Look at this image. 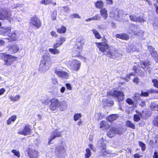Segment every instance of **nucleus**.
<instances>
[{"mask_svg": "<svg viewBox=\"0 0 158 158\" xmlns=\"http://www.w3.org/2000/svg\"><path fill=\"white\" fill-rule=\"evenodd\" d=\"M96 44L99 50L104 55L110 57H114V56H116L115 52H117L113 46L109 45L105 42L96 43Z\"/></svg>", "mask_w": 158, "mask_h": 158, "instance_id": "1", "label": "nucleus"}, {"mask_svg": "<svg viewBox=\"0 0 158 158\" xmlns=\"http://www.w3.org/2000/svg\"><path fill=\"white\" fill-rule=\"evenodd\" d=\"M150 63L149 61H142L138 63L137 66H135L133 68L135 73H137V75L143 76L144 75L145 71L148 70L150 73V70L149 69L150 68Z\"/></svg>", "mask_w": 158, "mask_h": 158, "instance_id": "2", "label": "nucleus"}, {"mask_svg": "<svg viewBox=\"0 0 158 158\" xmlns=\"http://www.w3.org/2000/svg\"><path fill=\"white\" fill-rule=\"evenodd\" d=\"M11 31V29L10 27H6L0 28V35H7L8 37L5 39H8L10 41L15 40L19 36V31H14L10 33Z\"/></svg>", "mask_w": 158, "mask_h": 158, "instance_id": "3", "label": "nucleus"}, {"mask_svg": "<svg viewBox=\"0 0 158 158\" xmlns=\"http://www.w3.org/2000/svg\"><path fill=\"white\" fill-rule=\"evenodd\" d=\"M50 102H51V104L50 106V108L53 111L57 110L58 108L63 110L64 108L67 107L68 105L67 102L65 100L60 101L55 98L52 99L50 100Z\"/></svg>", "mask_w": 158, "mask_h": 158, "instance_id": "4", "label": "nucleus"}, {"mask_svg": "<svg viewBox=\"0 0 158 158\" xmlns=\"http://www.w3.org/2000/svg\"><path fill=\"white\" fill-rule=\"evenodd\" d=\"M98 146L100 149V154L102 156H108L111 153L110 151L106 149V145L103 138L99 139L98 143Z\"/></svg>", "mask_w": 158, "mask_h": 158, "instance_id": "5", "label": "nucleus"}, {"mask_svg": "<svg viewBox=\"0 0 158 158\" xmlns=\"http://www.w3.org/2000/svg\"><path fill=\"white\" fill-rule=\"evenodd\" d=\"M43 59L40 62L38 70L41 73H44L48 71L50 68L51 64L49 60H46L45 56H44Z\"/></svg>", "mask_w": 158, "mask_h": 158, "instance_id": "6", "label": "nucleus"}, {"mask_svg": "<svg viewBox=\"0 0 158 158\" xmlns=\"http://www.w3.org/2000/svg\"><path fill=\"white\" fill-rule=\"evenodd\" d=\"M84 45V43L82 41L77 42L76 43L75 48L77 49L76 52L73 51V56H74L79 57L80 58L85 61V58L82 56H80V53L81 52L82 47Z\"/></svg>", "mask_w": 158, "mask_h": 158, "instance_id": "7", "label": "nucleus"}, {"mask_svg": "<svg viewBox=\"0 0 158 158\" xmlns=\"http://www.w3.org/2000/svg\"><path fill=\"white\" fill-rule=\"evenodd\" d=\"M107 94L116 98L119 102L122 101L124 99V94L120 91L112 90L108 92Z\"/></svg>", "mask_w": 158, "mask_h": 158, "instance_id": "8", "label": "nucleus"}, {"mask_svg": "<svg viewBox=\"0 0 158 158\" xmlns=\"http://www.w3.org/2000/svg\"><path fill=\"white\" fill-rule=\"evenodd\" d=\"M69 67L73 73H76L79 70L81 66V63L76 60H73L69 62Z\"/></svg>", "mask_w": 158, "mask_h": 158, "instance_id": "9", "label": "nucleus"}, {"mask_svg": "<svg viewBox=\"0 0 158 158\" xmlns=\"http://www.w3.org/2000/svg\"><path fill=\"white\" fill-rule=\"evenodd\" d=\"M1 57L4 61V64L7 66L10 65L16 59V57L10 55L2 53Z\"/></svg>", "mask_w": 158, "mask_h": 158, "instance_id": "10", "label": "nucleus"}, {"mask_svg": "<svg viewBox=\"0 0 158 158\" xmlns=\"http://www.w3.org/2000/svg\"><path fill=\"white\" fill-rule=\"evenodd\" d=\"M54 73L58 77L61 78L67 79L69 76L68 73L63 71L62 68L59 66L55 68Z\"/></svg>", "mask_w": 158, "mask_h": 158, "instance_id": "11", "label": "nucleus"}, {"mask_svg": "<svg viewBox=\"0 0 158 158\" xmlns=\"http://www.w3.org/2000/svg\"><path fill=\"white\" fill-rule=\"evenodd\" d=\"M11 15L10 10L8 9H1L0 10V19H8Z\"/></svg>", "mask_w": 158, "mask_h": 158, "instance_id": "12", "label": "nucleus"}, {"mask_svg": "<svg viewBox=\"0 0 158 158\" xmlns=\"http://www.w3.org/2000/svg\"><path fill=\"white\" fill-rule=\"evenodd\" d=\"M30 24L32 28L37 29L40 27L41 23L39 19L36 16H33L31 19Z\"/></svg>", "mask_w": 158, "mask_h": 158, "instance_id": "13", "label": "nucleus"}, {"mask_svg": "<svg viewBox=\"0 0 158 158\" xmlns=\"http://www.w3.org/2000/svg\"><path fill=\"white\" fill-rule=\"evenodd\" d=\"M30 127V126L28 124L23 126L22 128L18 130L17 133L25 136L30 135L31 133V129Z\"/></svg>", "mask_w": 158, "mask_h": 158, "instance_id": "14", "label": "nucleus"}, {"mask_svg": "<svg viewBox=\"0 0 158 158\" xmlns=\"http://www.w3.org/2000/svg\"><path fill=\"white\" fill-rule=\"evenodd\" d=\"M129 33L141 36H143V31L140 30V28L136 25H132L131 27V30L129 31Z\"/></svg>", "mask_w": 158, "mask_h": 158, "instance_id": "15", "label": "nucleus"}, {"mask_svg": "<svg viewBox=\"0 0 158 158\" xmlns=\"http://www.w3.org/2000/svg\"><path fill=\"white\" fill-rule=\"evenodd\" d=\"M55 153L59 157L64 156L66 154V150L64 146L58 145L55 148Z\"/></svg>", "mask_w": 158, "mask_h": 158, "instance_id": "16", "label": "nucleus"}, {"mask_svg": "<svg viewBox=\"0 0 158 158\" xmlns=\"http://www.w3.org/2000/svg\"><path fill=\"white\" fill-rule=\"evenodd\" d=\"M121 135L122 134L120 129L116 128L114 127H110V128L107 132V136L110 138L113 137L115 134Z\"/></svg>", "mask_w": 158, "mask_h": 158, "instance_id": "17", "label": "nucleus"}, {"mask_svg": "<svg viewBox=\"0 0 158 158\" xmlns=\"http://www.w3.org/2000/svg\"><path fill=\"white\" fill-rule=\"evenodd\" d=\"M122 11H120L118 9L113 10L110 12V16L116 20H118L120 17V13Z\"/></svg>", "mask_w": 158, "mask_h": 158, "instance_id": "18", "label": "nucleus"}, {"mask_svg": "<svg viewBox=\"0 0 158 158\" xmlns=\"http://www.w3.org/2000/svg\"><path fill=\"white\" fill-rule=\"evenodd\" d=\"M147 48L153 58L156 61L158 62V58H157V52L155 50V49L152 46H148Z\"/></svg>", "mask_w": 158, "mask_h": 158, "instance_id": "19", "label": "nucleus"}, {"mask_svg": "<svg viewBox=\"0 0 158 158\" xmlns=\"http://www.w3.org/2000/svg\"><path fill=\"white\" fill-rule=\"evenodd\" d=\"M130 19L131 21L136 22L143 23L145 21L143 18L142 16H136L135 15H131L129 16Z\"/></svg>", "mask_w": 158, "mask_h": 158, "instance_id": "20", "label": "nucleus"}, {"mask_svg": "<svg viewBox=\"0 0 158 158\" xmlns=\"http://www.w3.org/2000/svg\"><path fill=\"white\" fill-rule=\"evenodd\" d=\"M65 40V38L64 37H60L59 38V40L56 41V42L53 44V47L57 48L61 46Z\"/></svg>", "mask_w": 158, "mask_h": 158, "instance_id": "21", "label": "nucleus"}, {"mask_svg": "<svg viewBox=\"0 0 158 158\" xmlns=\"http://www.w3.org/2000/svg\"><path fill=\"white\" fill-rule=\"evenodd\" d=\"M61 135L60 132L58 131L57 130L54 131L52 133L50 137L49 138L48 144H51V142L52 139L56 137H60Z\"/></svg>", "mask_w": 158, "mask_h": 158, "instance_id": "22", "label": "nucleus"}, {"mask_svg": "<svg viewBox=\"0 0 158 158\" xmlns=\"http://www.w3.org/2000/svg\"><path fill=\"white\" fill-rule=\"evenodd\" d=\"M28 153L29 156L31 158H38V152L35 150L29 149Z\"/></svg>", "mask_w": 158, "mask_h": 158, "instance_id": "23", "label": "nucleus"}, {"mask_svg": "<svg viewBox=\"0 0 158 158\" xmlns=\"http://www.w3.org/2000/svg\"><path fill=\"white\" fill-rule=\"evenodd\" d=\"M19 50V46L16 44H14L10 47L8 49L10 53L13 54L17 52Z\"/></svg>", "mask_w": 158, "mask_h": 158, "instance_id": "24", "label": "nucleus"}, {"mask_svg": "<svg viewBox=\"0 0 158 158\" xmlns=\"http://www.w3.org/2000/svg\"><path fill=\"white\" fill-rule=\"evenodd\" d=\"M59 10H60V12L64 15H67L69 13L70 9L67 6L63 7H60Z\"/></svg>", "mask_w": 158, "mask_h": 158, "instance_id": "25", "label": "nucleus"}, {"mask_svg": "<svg viewBox=\"0 0 158 158\" xmlns=\"http://www.w3.org/2000/svg\"><path fill=\"white\" fill-rule=\"evenodd\" d=\"M100 127L102 130H106L109 127V124L105 121H101L100 123Z\"/></svg>", "mask_w": 158, "mask_h": 158, "instance_id": "26", "label": "nucleus"}, {"mask_svg": "<svg viewBox=\"0 0 158 158\" xmlns=\"http://www.w3.org/2000/svg\"><path fill=\"white\" fill-rule=\"evenodd\" d=\"M100 14L104 19H106L107 17V10L105 8H102L100 10Z\"/></svg>", "mask_w": 158, "mask_h": 158, "instance_id": "27", "label": "nucleus"}, {"mask_svg": "<svg viewBox=\"0 0 158 158\" xmlns=\"http://www.w3.org/2000/svg\"><path fill=\"white\" fill-rule=\"evenodd\" d=\"M56 28L57 32L60 34H64L66 32V28L63 26H62L59 28L56 27Z\"/></svg>", "mask_w": 158, "mask_h": 158, "instance_id": "28", "label": "nucleus"}, {"mask_svg": "<svg viewBox=\"0 0 158 158\" xmlns=\"http://www.w3.org/2000/svg\"><path fill=\"white\" fill-rule=\"evenodd\" d=\"M118 116V115L117 114H112L110 115L107 117V120L110 122H112L116 120Z\"/></svg>", "mask_w": 158, "mask_h": 158, "instance_id": "29", "label": "nucleus"}, {"mask_svg": "<svg viewBox=\"0 0 158 158\" xmlns=\"http://www.w3.org/2000/svg\"><path fill=\"white\" fill-rule=\"evenodd\" d=\"M127 48L128 49V52H131V50H132V52H137L138 51V50L135 46H134L131 43L128 44Z\"/></svg>", "mask_w": 158, "mask_h": 158, "instance_id": "30", "label": "nucleus"}, {"mask_svg": "<svg viewBox=\"0 0 158 158\" xmlns=\"http://www.w3.org/2000/svg\"><path fill=\"white\" fill-rule=\"evenodd\" d=\"M116 37L118 38L124 40H127L129 38L128 35L124 33L116 34Z\"/></svg>", "mask_w": 158, "mask_h": 158, "instance_id": "31", "label": "nucleus"}, {"mask_svg": "<svg viewBox=\"0 0 158 158\" xmlns=\"http://www.w3.org/2000/svg\"><path fill=\"white\" fill-rule=\"evenodd\" d=\"M95 5L97 8L101 9L104 5V3L101 0L95 2Z\"/></svg>", "mask_w": 158, "mask_h": 158, "instance_id": "32", "label": "nucleus"}, {"mask_svg": "<svg viewBox=\"0 0 158 158\" xmlns=\"http://www.w3.org/2000/svg\"><path fill=\"white\" fill-rule=\"evenodd\" d=\"M20 98V96L19 95H17L15 96L12 95L9 96V99L12 101L16 102L19 100Z\"/></svg>", "mask_w": 158, "mask_h": 158, "instance_id": "33", "label": "nucleus"}, {"mask_svg": "<svg viewBox=\"0 0 158 158\" xmlns=\"http://www.w3.org/2000/svg\"><path fill=\"white\" fill-rule=\"evenodd\" d=\"M92 31L96 38L98 39H100L101 38V36L97 30L95 29H93Z\"/></svg>", "mask_w": 158, "mask_h": 158, "instance_id": "34", "label": "nucleus"}, {"mask_svg": "<svg viewBox=\"0 0 158 158\" xmlns=\"http://www.w3.org/2000/svg\"><path fill=\"white\" fill-rule=\"evenodd\" d=\"M17 118L16 115H14L12 116L10 118L7 120V124L8 125H10L12 122H14Z\"/></svg>", "mask_w": 158, "mask_h": 158, "instance_id": "35", "label": "nucleus"}, {"mask_svg": "<svg viewBox=\"0 0 158 158\" xmlns=\"http://www.w3.org/2000/svg\"><path fill=\"white\" fill-rule=\"evenodd\" d=\"M49 51L51 53L54 55L58 54L60 53V51L56 48H50Z\"/></svg>", "mask_w": 158, "mask_h": 158, "instance_id": "36", "label": "nucleus"}, {"mask_svg": "<svg viewBox=\"0 0 158 158\" xmlns=\"http://www.w3.org/2000/svg\"><path fill=\"white\" fill-rule=\"evenodd\" d=\"M151 109L152 110L158 111V104L156 103H152Z\"/></svg>", "mask_w": 158, "mask_h": 158, "instance_id": "37", "label": "nucleus"}, {"mask_svg": "<svg viewBox=\"0 0 158 158\" xmlns=\"http://www.w3.org/2000/svg\"><path fill=\"white\" fill-rule=\"evenodd\" d=\"M105 117L103 114L102 115L100 113H96L95 114V118L96 119L98 120L101 119Z\"/></svg>", "mask_w": 158, "mask_h": 158, "instance_id": "38", "label": "nucleus"}, {"mask_svg": "<svg viewBox=\"0 0 158 158\" xmlns=\"http://www.w3.org/2000/svg\"><path fill=\"white\" fill-rule=\"evenodd\" d=\"M86 153L85 154V158H89L91 155V152L90 149L87 148L86 149Z\"/></svg>", "mask_w": 158, "mask_h": 158, "instance_id": "39", "label": "nucleus"}, {"mask_svg": "<svg viewBox=\"0 0 158 158\" xmlns=\"http://www.w3.org/2000/svg\"><path fill=\"white\" fill-rule=\"evenodd\" d=\"M126 124L127 127L133 129H135V128L134 125L129 120L127 121Z\"/></svg>", "mask_w": 158, "mask_h": 158, "instance_id": "40", "label": "nucleus"}, {"mask_svg": "<svg viewBox=\"0 0 158 158\" xmlns=\"http://www.w3.org/2000/svg\"><path fill=\"white\" fill-rule=\"evenodd\" d=\"M52 0H42L40 1V3L47 5L52 3Z\"/></svg>", "mask_w": 158, "mask_h": 158, "instance_id": "41", "label": "nucleus"}, {"mask_svg": "<svg viewBox=\"0 0 158 158\" xmlns=\"http://www.w3.org/2000/svg\"><path fill=\"white\" fill-rule=\"evenodd\" d=\"M81 117V115L80 113L76 114L73 116L74 120L76 121L78 120Z\"/></svg>", "mask_w": 158, "mask_h": 158, "instance_id": "42", "label": "nucleus"}, {"mask_svg": "<svg viewBox=\"0 0 158 158\" xmlns=\"http://www.w3.org/2000/svg\"><path fill=\"white\" fill-rule=\"evenodd\" d=\"M5 42L2 40H0V51H2L4 49V45Z\"/></svg>", "mask_w": 158, "mask_h": 158, "instance_id": "43", "label": "nucleus"}, {"mask_svg": "<svg viewBox=\"0 0 158 158\" xmlns=\"http://www.w3.org/2000/svg\"><path fill=\"white\" fill-rule=\"evenodd\" d=\"M139 144L141 148V149L143 151H144L145 150L146 145L143 142L139 141Z\"/></svg>", "mask_w": 158, "mask_h": 158, "instance_id": "44", "label": "nucleus"}, {"mask_svg": "<svg viewBox=\"0 0 158 158\" xmlns=\"http://www.w3.org/2000/svg\"><path fill=\"white\" fill-rule=\"evenodd\" d=\"M105 104L107 106H112L113 105L114 102L112 101L107 100Z\"/></svg>", "mask_w": 158, "mask_h": 158, "instance_id": "45", "label": "nucleus"}, {"mask_svg": "<svg viewBox=\"0 0 158 158\" xmlns=\"http://www.w3.org/2000/svg\"><path fill=\"white\" fill-rule=\"evenodd\" d=\"M11 152L14 154L15 156H17L18 157L20 156V154L18 151L16 150H12Z\"/></svg>", "mask_w": 158, "mask_h": 158, "instance_id": "46", "label": "nucleus"}, {"mask_svg": "<svg viewBox=\"0 0 158 158\" xmlns=\"http://www.w3.org/2000/svg\"><path fill=\"white\" fill-rule=\"evenodd\" d=\"M152 82L154 86L158 88V81L156 79H153L152 80Z\"/></svg>", "mask_w": 158, "mask_h": 158, "instance_id": "47", "label": "nucleus"}, {"mask_svg": "<svg viewBox=\"0 0 158 158\" xmlns=\"http://www.w3.org/2000/svg\"><path fill=\"white\" fill-rule=\"evenodd\" d=\"M135 75L134 74V73H131L129 75H127V76L125 77L124 78V79L126 81H129V80L130 79V77L131 76H133ZM123 79V78H122Z\"/></svg>", "mask_w": 158, "mask_h": 158, "instance_id": "48", "label": "nucleus"}, {"mask_svg": "<svg viewBox=\"0 0 158 158\" xmlns=\"http://www.w3.org/2000/svg\"><path fill=\"white\" fill-rule=\"evenodd\" d=\"M71 18L72 19H73V18H78L79 19H80L81 16L78 14L75 13V14H74L72 15H71Z\"/></svg>", "mask_w": 158, "mask_h": 158, "instance_id": "49", "label": "nucleus"}, {"mask_svg": "<svg viewBox=\"0 0 158 158\" xmlns=\"http://www.w3.org/2000/svg\"><path fill=\"white\" fill-rule=\"evenodd\" d=\"M91 18L93 20H99L100 19V17L98 15H96Z\"/></svg>", "mask_w": 158, "mask_h": 158, "instance_id": "50", "label": "nucleus"}, {"mask_svg": "<svg viewBox=\"0 0 158 158\" xmlns=\"http://www.w3.org/2000/svg\"><path fill=\"white\" fill-rule=\"evenodd\" d=\"M134 120L136 122H138L140 119V118L137 114H135L134 116Z\"/></svg>", "mask_w": 158, "mask_h": 158, "instance_id": "51", "label": "nucleus"}, {"mask_svg": "<svg viewBox=\"0 0 158 158\" xmlns=\"http://www.w3.org/2000/svg\"><path fill=\"white\" fill-rule=\"evenodd\" d=\"M126 102L129 105H132L133 103L132 100L131 98H127L126 99Z\"/></svg>", "mask_w": 158, "mask_h": 158, "instance_id": "52", "label": "nucleus"}, {"mask_svg": "<svg viewBox=\"0 0 158 158\" xmlns=\"http://www.w3.org/2000/svg\"><path fill=\"white\" fill-rule=\"evenodd\" d=\"M50 34L52 36L54 37L55 38L56 37L58 36V35L56 34V32L54 31H52L50 32Z\"/></svg>", "mask_w": 158, "mask_h": 158, "instance_id": "53", "label": "nucleus"}, {"mask_svg": "<svg viewBox=\"0 0 158 158\" xmlns=\"http://www.w3.org/2000/svg\"><path fill=\"white\" fill-rule=\"evenodd\" d=\"M149 93L148 92H142L140 94V96H148Z\"/></svg>", "mask_w": 158, "mask_h": 158, "instance_id": "54", "label": "nucleus"}, {"mask_svg": "<svg viewBox=\"0 0 158 158\" xmlns=\"http://www.w3.org/2000/svg\"><path fill=\"white\" fill-rule=\"evenodd\" d=\"M65 85L67 89L69 90H71L72 89V87L71 85L69 83H66Z\"/></svg>", "mask_w": 158, "mask_h": 158, "instance_id": "55", "label": "nucleus"}, {"mask_svg": "<svg viewBox=\"0 0 158 158\" xmlns=\"http://www.w3.org/2000/svg\"><path fill=\"white\" fill-rule=\"evenodd\" d=\"M20 5L19 4H14V6H11V8L14 9L15 8H18L20 7Z\"/></svg>", "mask_w": 158, "mask_h": 158, "instance_id": "56", "label": "nucleus"}, {"mask_svg": "<svg viewBox=\"0 0 158 158\" xmlns=\"http://www.w3.org/2000/svg\"><path fill=\"white\" fill-rule=\"evenodd\" d=\"M107 4L112 5L113 4V0H105Z\"/></svg>", "mask_w": 158, "mask_h": 158, "instance_id": "57", "label": "nucleus"}, {"mask_svg": "<svg viewBox=\"0 0 158 158\" xmlns=\"http://www.w3.org/2000/svg\"><path fill=\"white\" fill-rule=\"evenodd\" d=\"M89 148L93 151H95L96 150V148L94 147L93 146L92 144H89Z\"/></svg>", "mask_w": 158, "mask_h": 158, "instance_id": "58", "label": "nucleus"}, {"mask_svg": "<svg viewBox=\"0 0 158 158\" xmlns=\"http://www.w3.org/2000/svg\"><path fill=\"white\" fill-rule=\"evenodd\" d=\"M153 158H158V153L156 151H155L153 156Z\"/></svg>", "mask_w": 158, "mask_h": 158, "instance_id": "59", "label": "nucleus"}, {"mask_svg": "<svg viewBox=\"0 0 158 158\" xmlns=\"http://www.w3.org/2000/svg\"><path fill=\"white\" fill-rule=\"evenodd\" d=\"M52 83L55 84H56L58 82L57 80V79L56 78H53L52 79Z\"/></svg>", "mask_w": 158, "mask_h": 158, "instance_id": "60", "label": "nucleus"}, {"mask_svg": "<svg viewBox=\"0 0 158 158\" xmlns=\"http://www.w3.org/2000/svg\"><path fill=\"white\" fill-rule=\"evenodd\" d=\"M6 91L5 89L3 88L0 89V95H2Z\"/></svg>", "mask_w": 158, "mask_h": 158, "instance_id": "61", "label": "nucleus"}, {"mask_svg": "<svg viewBox=\"0 0 158 158\" xmlns=\"http://www.w3.org/2000/svg\"><path fill=\"white\" fill-rule=\"evenodd\" d=\"M154 124L156 126H158V117L154 121Z\"/></svg>", "mask_w": 158, "mask_h": 158, "instance_id": "62", "label": "nucleus"}, {"mask_svg": "<svg viewBox=\"0 0 158 158\" xmlns=\"http://www.w3.org/2000/svg\"><path fill=\"white\" fill-rule=\"evenodd\" d=\"M133 81L134 83H138L139 82V80L137 77H135L133 79Z\"/></svg>", "mask_w": 158, "mask_h": 158, "instance_id": "63", "label": "nucleus"}, {"mask_svg": "<svg viewBox=\"0 0 158 158\" xmlns=\"http://www.w3.org/2000/svg\"><path fill=\"white\" fill-rule=\"evenodd\" d=\"M65 88L64 87L62 86L60 89V91L61 93H64L65 90Z\"/></svg>", "mask_w": 158, "mask_h": 158, "instance_id": "64", "label": "nucleus"}]
</instances>
